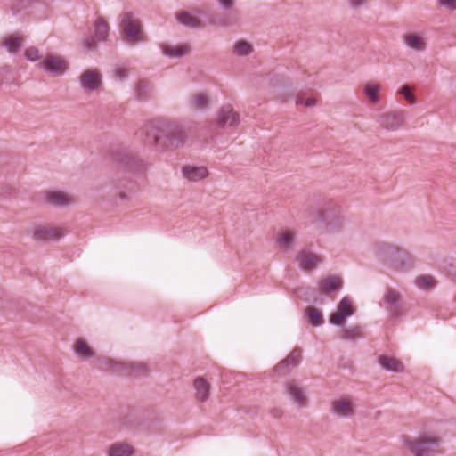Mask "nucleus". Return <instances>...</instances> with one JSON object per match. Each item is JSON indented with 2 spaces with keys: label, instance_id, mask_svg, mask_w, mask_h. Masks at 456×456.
<instances>
[{
  "label": "nucleus",
  "instance_id": "39",
  "mask_svg": "<svg viewBox=\"0 0 456 456\" xmlns=\"http://www.w3.org/2000/svg\"><path fill=\"white\" fill-rule=\"evenodd\" d=\"M379 86L375 85L367 84L364 87L366 95L370 98L372 102H377L379 99Z\"/></svg>",
  "mask_w": 456,
  "mask_h": 456
},
{
  "label": "nucleus",
  "instance_id": "51",
  "mask_svg": "<svg viewBox=\"0 0 456 456\" xmlns=\"http://www.w3.org/2000/svg\"><path fill=\"white\" fill-rule=\"evenodd\" d=\"M230 23L226 22V21H224L222 22V25H229Z\"/></svg>",
  "mask_w": 456,
  "mask_h": 456
},
{
  "label": "nucleus",
  "instance_id": "35",
  "mask_svg": "<svg viewBox=\"0 0 456 456\" xmlns=\"http://www.w3.org/2000/svg\"><path fill=\"white\" fill-rule=\"evenodd\" d=\"M301 361V351L294 350L290 353V354L277 366V370L281 368H289V367H296L299 364Z\"/></svg>",
  "mask_w": 456,
  "mask_h": 456
},
{
  "label": "nucleus",
  "instance_id": "32",
  "mask_svg": "<svg viewBox=\"0 0 456 456\" xmlns=\"http://www.w3.org/2000/svg\"><path fill=\"white\" fill-rule=\"evenodd\" d=\"M109 32L110 27L108 23L102 18H98L94 22L95 37L100 41H105L109 36Z\"/></svg>",
  "mask_w": 456,
  "mask_h": 456
},
{
  "label": "nucleus",
  "instance_id": "24",
  "mask_svg": "<svg viewBox=\"0 0 456 456\" xmlns=\"http://www.w3.org/2000/svg\"><path fill=\"white\" fill-rule=\"evenodd\" d=\"M1 45L10 53L15 54L23 45V37L18 33L8 35L2 40Z\"/></svg>",
  "mask_w": 456,
  "mask_h": 456
},
{
  "label": "nucleus",
  "instance_id": "30",
  "mask_svg": "<svg viewBox=\"0 0 456 456\" xmlns=\"http://www.w3.org/2000/svg\"><path fill=\"white\" fill-rule=\"evenodd\" d=\"M45 201L53 207H65L69 204L68 196L61 191H50L45 193Z\"/></svg>",
  "mask_w": 456,
  "mask_h": 456
},
{
  "label": "nucleus",
  "instance_id": "21",
  "mask_svg": "<svg viewBox=\"0 0 456 456\" xmlns=\"http://www.w3.org/2000/svg\"><path fill=\"white\" fill-rule=\"evenodd\" d=\"M195 398L200 403L207 402L209 399L210 383L202 377H198L193 383Z\"/></svg>",
  "mask_w": 456,
  "mask_h": 456
},
{
  "label": "nucleus",
  "instance_id": "40",
  "mask_svg": "<svg viewBox=\"0 0 456 456\" xmlns=\"http://www.w3.org/2000/svg\"><path fill=\"white\" fill-rule=\"evenodd\" d=\"M25 58L29 61H37L41 59V55L39 53V50L35 46H30L27 48L24 52Z\"/></svg>",
  "mask_w": 456,
  "mask_h": 456
},
{
  "label": "nucleus",
  "instance_id": "31",
  "mask_svg": "<svg viewBox=\"0 0 456 456\" xmlns=\"http://www.w3.org/2000/svg\"><path fill=\"white\" fill-rule=\"evenodd\" d=\"M305 317L309 324L314 327H320L324 323L322 313L315 307H307L305 309Z\"/></svg>",
  "mask_w": 456,
  "mask_h": 456
},
{
  "label": "nucleus",
  "instance_id": "7",
  "mask_svg": "<svg viewBox=\"0 0 456 456\" xmlns=\"http://www.w3.org/2000/svg\"><path fill=\"white\" fill-rule=\"evenodd\" d=\"M330 413L338 419H352L355 414L354 400L351 396H342L330 403Z\"/></svg>",
  "mask_w": 456,
  "mask_h": 456
},
{
  "label": "nucleus",
  "instance_id": "9",
  "mask_svg": "<svg viewBox=\"0 0 456 456\" xmlns=\"http://www.w3.org/2000/svg\"><path fill=\"white\" fill-rule=\"evenodd\" d=\"M383 302L387 311L393 317H399L403 314V299L397 289L387 287L383 296Z\"/></svg>",
  "mask_w": 456,
  "mask_h": 456
},
{
  "label": "nucleus",
  "instance_id": "25",
  "mask_svg": "<svg viewBox=\"0 0 456 456\" xmlns=\"http://www.w3.org/2000/svg\"><path fill=\"white\" fill-rule=\"evenodd\" d=\"M74 353L82 361H87L95 355L93 348L83 339H79L75 343Z\"/></svg>",
  "mask_w": 456,
  "mask_h": 456
},
{
  "label": "nucleus",
  "instance_id": "45",
  "mask_svg": "<svg viewBox=\"0 0 456 456\" xmlns=\"http://www.w3.org/2000/svg\"><path fill=\"white\" fill-rule=\"evenodd\" d=\"M315 99L314 98H309L307 100H305L303 98H298L297 101H296V104L297 105H305L306 107H311V106H314L315 104Z\"/></svg>",
  "mask_w": 456,
  "mask_h": 456
},
{
  "label": "nucleus",
  "instance_id": "41",
  "mask_svg": "<svg viewBox=\"0 0 456 456\" xmlns=\"http://www.w3.org/2000/svg\"><path fill=\"white\" fill-rule=\"evenodd\" d=\"M208 173H183V178L189 182H198L207 177Z\"/></svg>",
  "mask_w": 456,
  "mask_h": 456
},
{
  "label": "nucleus",
  "instance_id": "10",
  "mask_svg": "<svg viewBox=\"0 0 456 456\" xmlns=\"http://www.w3.org/2000/svg\"><path fill=\"white\" fill-rule=\"evenodd\" d=\"M285 393L289 400L297 408H305L308 398L305 387L297 380H290L285 384Z\"/></svg>",
  "mask_w": 456,
  "mask_h": 456
},
{
  "label": "nucleus",
  "instance_id": "48",
  "mask_svg": "<svg viewBox=\"0 0 456 456\" xmlns=\"http://www.w3.org/2000/svg\"><path fill=\"white\" fill-rule=\"evenodd\" d=\"M270 415L273 418V419H281L283 415V411L282 410L279 409V408H273L270 411Z\"/></svg>",
  "mask_w": 456,
  "mask_h": 456
},
{
  "label": "nucleus",
  "instance_id": "43",
  "mask_svg": "<svg viewBox=\"0 0 456 456\" xmlns=\"http://www.w3.org/2000/svg\"><path fill=\"white\" fill-rule=\"evenodd\" d=\"M83 45L86 49L92 51L96 49L97 44L94 37L89 36L83 41Z\"/></svg>",
  "mask_w": 456,
  "mask_h": 456
},
{
  "label": "nucleus",
  "instance_id": "49",
  "mask_svg": "<svg viewBox=\"0 0 456 456\" xmlns=\"http://www.w3.org/2000/svg\"><path fill=\"white\" fill-rule=\"evenodd\" d=\"M219 4L225 10H229L233 5V0H218Z\"/></svg>",
  "mask_w": 456,
  "mask_h": 456
},
{
  "label": "nucleus",
  "instance_id": "42",
  "mask_svg": "<svg viewBox=\"0 0 456 456\" xmlns=\"http://www.w3.org/2000/svg\"><path fill=\"white\" fill-rule=\"evenodd\" d=\"M400 93L404 96V98L411 103H415L414 95L411 93V88L408 86H403Z\"/></svg>",
  "mask_w": 456,
  "mask_h": 456
},
{
  "label": "nucleus",
  "instance_id": "36",
  "mask_svg": "<svg viewBox=\"0 0 456 456\" xmlns=\"http://www.w3.org/2000/svg\"><path fill=\"white\" fill-rule=\"evenodd\" d=\"M191 104L196 110L205 109L208 104V98L203 93L196 94L191 98Z\"/></svg>",
  "mask_w": 456,
  "mask_h": 456
},
{
  "label": "nucleus",
  "instance_id": "44",
  "mask_svg": "<svg viewBox=\"0 0 456 456\" xmlns=\"http://www.w3.org/2000/svg\"><path fill=\"white\" fill-rule=\"evenodd\" d=\"M128 75V69L123 67H118L115 69V76L117 78L122 80Z\"/></svg>",
  "mask_w": 456,
  "mask_h": 456
},
{
  "label": "nucleus",
  "instance_id": "13",
  "mask_svg": "<svg viewBox=\"0 0 456 456\" xmlns=\"http://www.w3.org/2000/svg\"><path fill=\"white\" fill-rule=\"evenodd\" d=\"M414 264L415 257L404 248H400L388 270L395 273H405L413 268Z\"/></svg>",
  "mask_w": 456,
  "mask_h": 456
},
{
  "label": "nucleus",
  "instance_id": "1",
  "mask_svg": "<svg viewBox=\"0 0 456 456\" xmlns=\"http://www.w3.org/2000/svg\"><path fill=\"white\" fill-rule=\"evenodd\" d=\"M305 216L319 234L340 233L346 223L338 202L322 197L313 199Z\"/></svg>",
  "mask_w": 456,
  "mask_h": 456
},
{
  "label": "nucleus",
  "instance_id": "23",
  "mask_svg": "<svg viewBox=\"0 0 456 456\" xmlns=\"http://www.w3.org/2000/svg\"><path fill=\"white\" fill-rule=\"evenodd\" d=\"M134 452L131 444L122 442L114 443L106 449L107 456H133Z\"/></svg>",
  "mask_w": 456,
  "mask_h": 456
},
{
  "label": "nucleus",
  "instance_id": "29",
  "mask_svg": "<svg viewBox=\"0 0 456 456\" xmlns=\"http://www.w3.org/2000/svg\"><path fill=\"white\" fill-rule=\"evenodd\" d=\"M339 338L347 341H354L363 338L362 327L360 325H351L339 331Z\"/></svg>",
  "mask_w": 456,
  "mask_h": 456
},
{
  "label": "nucleus",
  "instance_id": "27",
  "mask_svg": "<svg viewBox=\"0 0 456 456\" xmlns=\"http://www.w3.org/2000/svg\"><path fill=\"white\" fill-rule=\"evenodd\" d=\"M341 289V280L336 276L322 279L319 283L321 292L329 294L338 291Z\"/></svg>",
  "mask_w": 456,
  "mask_h": 456
},
{
  "label": "nucleus",
  "instance_id": "2",
  "mask_svg": "<svg viewBox=\"0 0 456 456\" xmlns=\"http://www.w3.org/2000/svg\"><path fill=\"white\" fill-rule=\"evenodd\" d=\"M147 137L159 151L178 149L187 139L183 126L177 121L169 119L152 121L148 127Z\"/></svg>",
  "mask_w": 456,
  "mask_h": 456
},
{
  "label": "nucleus",
  "instance_id": "5",
  "mask_svg": "<svg viewBox=\"0 0 456 456\" xmlns=\"http://www.w3.org/2000/svg\"><path fill=\"white\" fill-rule=\"evenodd\" d=\"M109 158L117 164L118 167L131 171H143L150 167V163L147 160L126 150L111 151Z\"/></svg>",
  "mask_w": 456,
  "mask_h": 456
},
{
  "label": "nucleus",
  "instance_id": "8",
  "mask_svg": "<svg viewBox=\"0 0 456 456\" xmlns=\"http://www.w3.org/2000/svg\"><path fill=\"white\" fill-rule=\"evenodd\" d=\"M355 313L353 299L345 296L341 298L337 306V313L330 316V323L339 328H343L346 319L353 316Z\"/></svg>",
  "mask_w": 456,
  "mask_h": 456
},
{
  "label": "nucleus",
  "instance_id": "47",
  "mask_svg": "<svg viewBox=\"0 0 456 456\" xmlns=\"http://www.w3.org/2000/svg\"><path fill=\"white\" fill-rule=\"evenodd\" d=\"M182 171H208L205 167H191V166H184L182 168Z\"/></svg>",
  "mask_w": 456,
  "mask_h": 456
},
{
  "label": "nucleus",
  "instance_id": "34",
  "mask_svg": "<svg viewBox=\"0 0 456 456\" xmlns=\"http://www.w3.org/2000/svg\"><path fill=\"white\" fill-rule=\"evenodd\" d=\"M414 284L419 289L428 290L436 287V281L432 275L425 274L417 276Z\"/></svg>",
  "mask_w": 456,
  "mask_h": 456
},
{
  "label": "nucleus",
  "instance_id": "12",
  "mask_svg": "<svg viewBox=\"0 0 456 456\" xmlns=\"http://www.w3.org/2000/svg\"><path fill=\"white\" fill-rule=\"evenodd\" d=\"M38 68L55 76H61L68 69V62L60 55H49L38 63Z\"/></svg>",
  "mask_w": 456,
  "mask_h": 456
},
{
  "label": "nucleus",
  "instance_id": "3",
  "mask_svg": "<svg viewBox=\"0 0 456 456\" xmlns=\"http://www.w3.org/2000/svg\"><path fill=\"white\" fill-rule=\"evenodd\" d=\"M99 368L110 374L145 375L148 368L142 362H123L104 357L99 362Z\"/></svg>",
  "mask_w": 456,
  "mask_h": 456
},
{
  "label": "nucleus",
  "instance_id": "17",
  "mask_svg": "<svg viewBox=\"0 0 456 456\" xmlns=\"http://www.w3.org/2000/svg\"><path fill=\"white\" fill-rule=\"evenodd\" d=\"M80 85L87 92L98 91L102 85V77L98 70L89 69L80 76Z\"/></svg>",
  "mask_w": 456,
  "mask_h": 456
},
{
  "label": "nucleus",
  "instance_id": "22",
  "mask_svg": "<svg viewBox=\"0 0 456 456\" xmlns=\"http://www.w3.org/2000/svg\"><path fill=\"white\" fill-rule=\"evenodd\" d=\"M404 45L416 52H421L426 49V41L421 34L406 33L403 36Z\"/></svg>",
  "mask_w": 456,
  "mask_h": 456
},
{
  "label": "nucleus",
  "instance_id": "28",
  "mask_svg": "<svg viewBox=\"0 0 456 456\" xmlns=\"http://www.w3.org/2000/svg\"><path fill=\"white\" fill-rule=\"evenodd\" d=\"M175 18L180 24L185 27L191 28H199L201 27V20L186 11L176 12Z\"/></svg>",
  "mask_w": 456,
  "mask_h": 456
},
{
  "label": "nucleus",
  "instance_id": "33",
  "mask_svg": "<svg viewBox=\"0 0 456 456\" xmlns=\"http://www.w3.org/2000/svg\"><path fill=\"white\" fill-rule=\"evenodd\" d=\"M191 50L189 45H181L177 46L166 45L163 47V53L169 57H182Z\"/></svg>",
  "mask_w": 456,
  "mask_h": 456
},
{
  "label": "nucleus",
  "instance_id": "26",
  "mask_svg": "<svg viewBox=\"0 0 456 456\" xmlns=\"http://www.w3.org/2000/svg\"><path fill=\"white\" fill-rule=\"evenodd\" d=\"M135 98L140 102H145L151 99L153 94V88L146 80H139L134 86Z\"/></svg>",
  "mask_w": 456,
  "mask_h": 456
},
{
  "label": "nucleus",
  "instance_id": "15",
  "mask_svg": "<svg viewBox=\"0 0 456 456\" xmlns=\"http://www.w3.org/2000/svg\"><path fill=\"white\" fill-rule=\"evenodd\" d=\"M400 248L387 242H378L374 245V253L383 265L388 269Z\"/></svg>",
  "mask_w": 456,
  "mask_h": 456
},
{
  "label": "nucleus",
  "instance_id": "37",
  "mask_svg": "<svg viewBox=\"0 0 456 456\" xmlns=\"http://www.w3.org/2000/svg\"><path fill=\"white\" fill-rule=\"evenodd\" d=\"M444 272L450 280L456 282V259L446 262L444 265Z\"/></svg>",
  "mask_w": 456,
  "mask_h": 456
},
{
  "label": "nucleus",
  "instance_id": "16",
  "mask_svg": "<svg viewBox=\"0 0 456 456\" xmlns=\"http://www.w3.org/2000/svg\"><path fill=\"white\" fill-rule=\"evenodd\" d=\"M379 126L387 131H395L404 124L403 112H387L380 115L378 119Z\"/></svg>",
  "mask_w": 456,
  "mask_h": 456
},
{
  "label": "nucleus",
  "instance_id": "50",
  "mask_svg": "<svg viewBox=\"0 0 456 456\" xmlns=\"http://www.w3.org/2000/svg\"><path fill=\"white\" fill-rule=\"evenodd\" d=\"M349 4L353 8H358L366 4L367 0H348Z\"/></svg>",
  "mask_w": 456,
  "mask_h": 456
},
{
  "label": "nucleus",
  "instance_id": "20",
  "mask_svg": "<svg viewBox=\"0 0 456 456\" xmlns=\"http://www.w3.org/2000/svg\"><path fill=\"white\" fill-rule=\"evenodd\" d=\"M378 363L382 370L387 372L402 373L404 371L403 362L394 356L380 355L378 359Z\"/></svg>",
  "mask_w": 456,
  "mask_h": 456
},
{
  "label": "nucleus",
  "instance_id": "6",
  "mask_svg": "<svg viewBox=\"0 0 456 456\" xmlns=\"http://www.w3.org/2000/svg\"><path fill=\"white\" fill-rule=\"evenodd\" d=\"M119 27L128 44L134 45L144 41L142 23L132 12H123L120 15Z\"/></svg>",
  "mask_w": 456,
  "mask_h": 456
},
{
  "label": "nucleus",
  "instance_id": "4",
  "mask_svg": "<svg viewBox=\"0 0 456 456\" xmlns=\"http://www.w3.org/2000/svg\"><path fill=\"white\" fill-rule=\"evenodd\" d=\"M404 447L413 456H428L435 452L441 444V440L432 435H420L415 437H404Z\"/></svg>",
  "mask_w": 456,
  "mask_h": 456
},
{
  "label": "nucleus",
  "instance_id": "19",
  "mask_svg": "<svg viewBox=\"0 0 456 456\" xmlns=\"http://www.w3.org/2000/svg\"><path fill=\"white\" fill-rule=\"evenodd\" d=\"M240 123V116L232 106L227 105L221 108L218 116V125L221 127L233 126Z\"/></svg>",
  "mask_w": 456,
  "mask_h": 456
},
{
  "label": "nucleus",
  "instance_id": "46",
  "mask_svg": "<svg viewBox=\"0 0 456 456\" xmlns=\"http://www.w3.org/2000/svg\"><path fill=\"white\" fill-rule=\"evenodd\" d=\"M439 4L450 10H456V0H438Z\"/></svg>",
  "mask_w": 456,
  "mask_h": 456
},
{
  "label": "nucleus",
  "instance_id": "14",
  "mask_svg": "<svg viewBox=\"0 0 456 456\" xmlns=\"http://www.w3.org/2000/svg\"><path fill=\"white\" fill-rule=\"evenodd\" d=\"M296 261L300 269L310 273L322 264V259L321 256L312 250L302 249L297 253Z\"/></svg>",
  "mask_w": 456,
  "mask_h": 456
},
{
  "label": "nucleus",
  "instance_id": "11",
  "mask_svg": "<svg viewBox=\"0 0 456 456\" xmlns=\"http://www.w3.org/2000/svg\"><path fill=\"white\" fill-rule=\"evenodd\" d=\"M30 233L33 240L37 241H57L64 235V232L61 228H55L50 225L42 224H34L30 228Z\"/></svg>",
  "mask_w": 456,
  "mask_h": 456
},
{
  "label": "nucleus",
  "instance_id": "38",
  "mask_svg": "<svg viewBox=\"0 0 456 456\" xmlns=\"http://www.w3.org/2000/svg\"><path fill=\"white\" fill-rule=\"evenodd\" d=\"M252 51L251 45L246 41H240L234 46V52L240 56L248 55Z\"/></svg>",
  "mask_w": 456,
  "mask_h": 456
},
{
  "label": "nucleus",
  "instance_id": "18",
  "mask_svg": "<svg viewBox=\"0 0 456 456\" xmlns=\"http://www.w3.org/2000/svg\"><path fill=\"white\" fill-rule=\"evenodd\" d=\"M275 241L282 252L288 253L293 250L296 245L297 237L294 232L290 230H282L276 235Z\"/></svg>",
  "mask_w": 456,
  "mask_h": 456
}]
</instances>
